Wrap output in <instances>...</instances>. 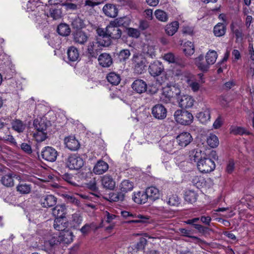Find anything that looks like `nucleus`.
<instances>
[{"label":"nucleus","mask_w":254,"mask_h":254,"mask_svg":"<svg viewBox=\"0 0 254 254\" xmlns=\"http://www.w3.org/2000/svg\"><path fill=\"white\" fill-rule=\"evenodd\" d=\"M34 125L37 131H45L46 130L47 125L44 121L42 120H41L40 121H38V120L35 121Z\"/></svg>","instance_id":"55"},{"label":"nucleus","mask_w":254,"mask_h":254,"mask_svg":"<svg viewBox=\"0 0 254 254\" xmlns=\"http://www.w3.org/2000/svg\"><path fill=\"white\" fill-rule=\"evenodd\" d=\"M101 184L103 187L108 190H113L116 186V182L111 176L105 175L102 177Z\"/></svg>","instance_id":"20"},{"label":"nucleus","mask_w":254,"mask_h":254,"mask_svg":"<svg viewBox=\"0 0 254 254\" xmlns=\"http://www.w3.org/2000/svg\"><path fill=\"white\" fill-rule=\"evenodd\" d=\"M67 225V224L64 219L55 218L54 227L56 230L60 231V232H63L65 230Z\"/></svg>","instance_id":"37"},{"label":"nucleus","mask_w":254,"mask_h":254,"mask_svg":"<svg viewBox=\"0 0 254 254\" xmlns=\"http://www.w3.org/2000/svg\"><path fill=\"white\" fill-rule=\"evenodd\" d=\"M103 11L108 17H115L118 15V9L115 5L108 3L103 6Z\"/></svg>","instance_id":"21"},{"label":"nucleus","mask_w":254,"mask_h":254,"mask_svg":"<svg viewBox=\"0 0 254 254\" xmlns=\"http://www.w3.org/2000/svg\"><path fill=\"white\" fill-rule=\"evenodd\" d=\"M156 18L161 22H166L168 19L167 13L161 9H157L154 12Z\"/></svg>","instance_id":"44"},{"label":"nucleus","mask_w":254,"mask_h":254,"mask_svg":"<svg viewBox=\"0 0 254 254\" xmlns=\"http://www.w3.org/2000/svg\"><path fill=\"white\" fill-rule=\"evenodd\" d=\"M98 37L97 40L98 41V44L102 47H108L111 44V39L107 34V26L105 29L98 28L96 30Z\"/></svg>","instance_id":"8"},{"label":"nucleus","mask_w":254,"mask_h":254,"mask_svg":"<svg viewBox=\"0 0 254 254\" xmlns=\"http://www.w3.org/2000/svg\"><path fill=\"white\" fill-rule=\"evenodd\" d=\"M158 213L164 218H169L172 216V213L164 207H159L157 208Z\"/></svg>","instance_id":"63"},{"label":"nucleus","mask_w":254,"mask_h":254,"mask_svg":"<svg viewBox=\"0 0 254 254\" xmlns=\"http://www.w3.org/2000/svg\"><path fill=\"white\" fill-rule=\"evenodd\" d=\"M114 22L115 25H117L118 27L121 26H126L128 25L129 23V19L127 17H120L119 18H117L114 21H112Z\"/></svg>","instance_id":"54"},{"label":"nucleus","mask_w":254,"mask_h":254,"mask_svg":"<svg viewBox=\"0 0 254 254\" xmlns=\"http://www.w3.org/2000/svg\"><path fill=\"white\" fill-rule=\"evenodd\" d=\"M119 188L121 191L125 194V193L132 190L134 184L128 180H125L120 183Z\"/></svg>","instance_id":"29"},{"label":"nucleus","mask_w":254,"mask_h":254,"mask_svg":"<svg viewBox=\"0 0 254 254\" xmlns=\"http://www.w3.org/2000/svg\"><path fill=\"white\" fill-rule=\"evenodd\" d=\"M148 199L154 201L159 198L161 193L159 190L155 187H150L145 190Z\"/></svg>","instance_id":"27"},{"label":"nucleus","mask_w":254,"mask_h":254,"mask_svg":"<svg viewBox=\"0 0 254 254\" xmlns=\"http://www.w3.org/2000/svg\"><path fill=\"white\" fill-rule=\"evenodd\" d=\"M194 64L198 68L202 71H207L210 67L206 61H204V57L202 55L194 59Z\"/></svg>","instance_id":"25"},{"label":"nucleus","mask_w":254,"mask_h":254,"mask_svg":"<svg viewBox=\"0 0 254 254\" xmlns=\"http://www.w3.org/2000/svg\"><path fill=\"white\" fill-rule=\"evenodd\" d=\"M130 56L129 50L124 49L120 51L119 54V58L121 61H125L129 58Z\"/></svg>","instance_id":"61"},{"label":"nucleus","mask_w":254,"mask_h":254,"mask_svg":"<svg viewBox=\"0 0 254 254\" xmlns=\"http://www.w3.org/2000/svg\"><path fill=\"white\" fill-rule=\"evenodd\" d=\"M109 169L108 164L102 160L98 161L93 168V172L97 175L103 174Z\"/></svg>","instance_id":"23"},{"label":"nucleus","mask_w":254,"mask_h":254,"mask_svg":"<svg viewBox=\"0 0 254 254\" xmlns=\"http://www.w3.org/2000/svg\"><path fill=\"white\" fill-rule=\"evenodd\" d=\"M12 175L11 173H8L3 176L0 179L1 184L7 187H12L14 185Z\"/></svg>","instance_id":"36"},{"label":"nucleus","mask_w":254,"mask_h":254,"mask_svg":"<svg viewBox=\"0 0 254 254\" xmlns=\"http://www.w3.org/2000/svg\"><path fill=\"white\" fill-rule=\"evenodd\" d=\"M34 137L37 142H42L47 138L45 131H37L34 134Z\"/></svg>","instance_id":"64"},{"label":"nucleus","mask_w":254,"mask_h":254,"mask_svg":"<svg viewBox=\"0 0 254 254\" xmlns=\"http://www.w3.org/2000/svg\"><path fill=\"white\" fill-rule=\"evenodd\" d=\"M207 143L212 148L216 147L219 143L217 136L213 134H210L207 138Z\"/></svg>","instance_id":"46"},{"label":"nucleus","mask_w":254,"mask_h":254,"mask_svg":"<svg viewBox=\"0 0 254 254\" xmlns=\"http://www.w3.org/2000/svg\"><path fill=\"white\" fill-rule=\"evenodd\" d=\"M231 29L235 34L236 41L237 42H241L243 39V33L242 29L239 28H235L233 26H231Z\"/></svg>","instance_id":"62"},{"label":"nucleus","mask_w":254,"mask_h":254,"mask_svg":"<svg viewBox=\"0 0 254 254\" xmlns=\"http://www.w3.org/2000/svg\"><path fill=\"white\" fill-rule=\"evenodd\" d=\"M196 117L202 124H205L210 119V111L209 108H205L197 113Z\"/></svg>","instance_id":"26"},{"label":"nucleus","mask_w":254,"mask_h":254,"mask_svg":"<svg viewBox=\"0 0 254 254\" xmlns=\"http://www.w3.org/2000/svg\"><path fill=\"white\" fill-rule=\"evenodd\" d=\"M226 25L222 23H218L216 25L213 29V33L215 36L221 37L223 36L226 32Z\"/></svg>","instance_id":"39"},{"label":"nucleus","mask_w":254,"mask_h":254,"mask_svg":"<svg viewBox=\"0 0 254 254\" xmlns=\"http://www.w3.org/2000/svg\"><path fill=\"white\" fill-rule=\"evenodd\" d=\"M101 47L98 44V41L90 42L87 47V51L91 57H96L98 52L100 50Z\"/></svg>","instance_id":"30"},{"label":"nucleus","mask_w":254,"mask_h":254,"mask_svg":"<svg viewBox=\"0 0 254 254\" xmlns=\"http://www.w3.org/2000/svg\"><path fill=\"white\" fill-rule=\"evenodd\" d=\"M40 202L43 207L49 208L56 204L57 198L53 195L46 194L41 197Z\"/></svg>","instance_id":"16"},{"label":"nucleus","mask_w":254,"mask_h":254,"mask_svg":"<svg viewBox=\"0 0 254 254\" xmlns=\"http://www.w3.org/2000/svg\"><path fill=\"white\" fill-rule=\"evenodd\" d=\"M16 188L18 191L23 194H27L31 191L30 186L25 183L18 185Z\"/></svg>","instance_id":"52"},{"label":"nucleus","mask_w":254,"mask_h":254,"mask_svg":"<svg viewBox=\"0 0 254 254\" xmlns=\"http://www.w3.org/2000/svg\"><path fill=\"white\" fill-rule=\"evenodd\" d=\"M122 215L125 218H131L132 219L126 221L127 224L130 223H146L148 222L149 216L142 215L139 213H132L128 211L122 212Z\"/></svg>","instance_id":"4"},{"label":"nucleus","mask_w":254,"mask_h":254,"mask_svg":"<svg viewBox=\"0 0 254 254\" xmlns=\"http://www.w3.org/2000/svg\"><path fill=\"white\" fill-rule=\"evenodd\" d=\"M179 106L182 108H191L195 102L194 98L190 95L188 94L177 95L176 98Z\"/></svg>","instance_id":"7"},{"label":"nucleus","mask_w":254,"mask_h":254,"mask_svg":"<svg viewBox=\"0 0 254 254\" xmlns=\"http://www.w3.org/2000/svg\"><path fill=\"white\" fill-rule=\"evenodd\" d=\"M100 65L103 67H109L112 64V59L109 54L103 53L100 55L98 58Z\"/></svg>","instance_id":"31"},{"label":"nucleus","mask_w":254,"mask_h":254,"mask_svg":"<svg viewBox=\"0 0 254 254\" xmlns=\"http://www.w3.org/2000/svg\"><path fill=\"white\" fill-rule=\"evenodd\" d=\"M185 76L187 78L186 82L191 90L194 92H197L200 87L201 82L197 80L194 75L190 73H185Z\"/></svg>","instance_id":"12"},{"label":"nucleus","mask_w":254,"mask_h":254,"mask_svg":"<svg viewBox=\"0 0 254 254\" xmlns=\"http://www.w3.org/2000/svg\"><path fill=\"white\" fill-rule=\"evenodd\" d=\"M164 70L163 64L159 61H155L149 65L148 71L152 76L160 75Z\"/></svg>","instance_id":"11"},{"label":"nucleus","mask_w":254,"mask_h":254,"mask_svg":"<svg viewBox=\"0 0 254 254\" xmlns=\"http://www.w3.org/2000/svg\"><path fill=\"white\" fill-rule=\"evenodd\" d=\"M41 6L39 0H29L27 4V10L28 11H35Z\"/></svg>","instance_id":"42"},{"label":"nucleus","mask_w":254,"mask_h":254,"mask_svg":"<svg viewBox=\"0 0 254 254\" xmlns=\"http://www.w3.org/2000/svg\"><path fill=\"white\" fill-rule=\"evenodd\" d=\"M179 231L181 235L183 236L191 238L193 239L197 240L198 242L201 241L198 237L191 236V235L193 234V232L191 230L182 228L180 229Z\"/></svg>","instance_id":"53"},{"label":"nucleus","mask_w":254,"mask_h":254,"mask_svg":"<svg viewBox=\"0 0 254 254\" xmlns=\"http://www.w3.org/2000/svg\"><path fill=\"white\" fill-rule=\"evenodd\" d=\"M176 141L179 146L185 147L192 140L191 135L188 132H183L176 136Z\"/></svg>","instance_id":"13"},{"label":"nucleus","mask_w":254,"mask_h":254,"mask_svg":"<svg viewBox=\"0 0 254 254\" xmlns=\"http://www.w3.org/2000/svg\"><path fill=\"white\" fill-rule=\"evenodd\" d=\"M57 31L60 35L66 36L69 34L70 29L68 25L66 24H61L58 27Z\"/></svg>","instance_id":"43"},{"label":"nucleus","mask_w":254,"mask_h":254,"mask_svg":"<svg viewBox=\"0 0 254 254\" xmlns=\"http://www.w3.org/2000/svg\"><path fill=\"white\" fill-rule=\"evenodd\" d=\"M191 182L194 186L199 188L204 184V180L201 176H195L192 178Z\"/></svg>","instance_id":"57"},{"label":"nucleus","mask_w":254,"mask_h":254,"mask_svg":"<svg viewBox=\"0 0 254 254\" xmlns=\"http://www.w3.org/2000/svg\"><path fill=\"white\" fill-rule=\"evenodd\" d=\"M175 121L182 125H189L193 121V117L191 113L185 110H177L174 113Z\"/></svg>","instance_id":"2"},{"label":"nucleus","mask_w":254,"mask_h":254,"mask_svg":"<svg viewBox=\"0 0 254 254\" xmlns=\"http://www.w3.org/2000/svg\"><path fill=\"white\" fill-rule=\"evenodd\" d=\"M108 82L114 85H118L121 81V78L119 74L115 72H111L107 76Z\"/></svg>","instance_id":"41"},{"label":"nucleus","mask_w":254,"mask_h":254,"mask_svg":"<svg viewBox=\"0 0 254 254\" xmlns=\"http://www.w3.org/2000/svg\"><path fill=\"white\" fill-rule=\"evenodd\" d=\"M217 57L218 55L216 51L214 50H209L206 54L205 60L210 66L215 63Z\"/></svg>","instance_id":"40"},{"label":"nucleus","mask_w":254,"mask_h":254,"mask_svg":"<svg viewBox=\"0 0 254 254\" xmlns=\"http://www.w3.org/2000/svg\"><path fill=\"white\" fill-rule=\"evenodd\" d=\"M143 53L153 59L155 57V48L153 46L145 45L143 48Z\"/></svg>","instance_id":"49"},{"label":"nucleus","mask_w":254,"mask_h":254,"mask_svg":"<svg viewBox=\"0 0 254 254\" xmlns=\"http://www.w3.org/2000/svg\"><path fill=\"white\" fill-rule=\"evenodd\" d=\"M181 93L180 89L176 86H167L163 87L162 93L160 96V100L164 102L168 103L172 98H177V95Z\"/></svg>","instance_id":"3"},{"label":"nucleus","mask_w":254,"mask_h":254,"mask_svg":"<svg viewBox=\"0 0 254 254\" xmlns=\"http://www.w3.org/2000/svg\"><path fill=\"white\" fill-rule=\"evenodd\" d=\"M65 165L70 170H78L83 166L84 161L80 157L73 154L66 159Z\"/></svg>","instance_id":"6"},{"label":"nucleus","mask_w":254,"mask_h":254,"mask_svg":"<svg viewBox=\"0 0 254 254\" xmlns=\"http://www.w3.org/2000/svg\"><path fill=\"white\" fill-rule=\"evenodd\" d=\"M98 227L94 223H92L90 224H86L84 225L81 229V232L85 235L87 234L91 229H94L95 230H97Z\"/></svg>","instance_id":"56"},{"label":"nucleus","mask_w":254,"mask_h":254,"mask_svg":"<svg viewBox=\"0 0 254 254\" xmlns=\"http://www.w3.org/2000/svg\"><path fill=\"white\" fill-rule=\"evenodd\" d=\"M183 51L187 56H190L194 53L193 44L190 41L185 42L183 45Z\"/></svg>","instance_id":"35"},{"label":"nucleus","mask_w":254,"mask_h":254,"mask_svg":"<svg viewBox=\"0 0 254 254\" xmlns=\"http://www.w3.org/2000/svg\"><path fill=\"white\" fill-rule=\"evenodd\" d=\"M132 198L138 204L145 203L148 199L146 191L134 193Z\"/></svg>","instance_id":"32"},{"label":"nucleus","mask_w":254,"mask_h":254,"mask_svg":"<svg viewBox=\"0 0 254 254\" xmlns=\"http://www.w3.org/2000/svg\"><path fill=\"white\" fill-rule=\"evenodd\" d=\"M59 237L61 243L67 244L72 242L73 235L70 231L67 229L60 232Z\"/></svg>","instance_id":"24"},{"label":"nucleus","mask_w":254,"mask_h":254,"mask_svg":"<svg viewBox=\"0 0 254 254\" xmlns=\"http://www.w3.org/2000/svg\"><path fill=\"white\" fill-rule=\"evenodd\" d=\"M12 128L18 133L23 132L26 127V124L18 119H14L11 122Z\"/></svg>","instance_id":"28"},{"label":"nucleus","mask_w":254,"mask_h":254,"mask_svg":"<svg viewBox=\"0 0 254 254\" xmlns=\"http://www.w3.org/2000/svg\"><path fill=\"white\" fill-rule=\"evenodd\" d=\"M72 25L74 28L81 29L86 26V23L83 19L77 17L72 21Z\"/></svg>","instance_id":"51"},{"label":"nucleus","mask_w":254,"mask_h":254,"mask_svg":"<svg viewBox=\"0 0 254 254\" xmlns=\"http://www.w3.org/2000/svg\"><path fill=\"white\" fill-rule=\"evenodd\" d=\"M135 71L138 74L144 72L146 66V60L142 54L133 55L132 59Z\"/></svg>","instance_id":"5"},{"label":"nucleus","mask_w":254,"mask_h":254,"mask_svg":"<svg viewBox=\"0 0 254 254\" xmlns=\"http://www.w3.org/2000/svg\"><path fill=\"white\" fill-rule=\"evenodd\" d=\"M45 244H49L50 246L53 247L61 243L59 237L50 236L49 239L45 241Z\"/></svg>","instance_id":"58"},{"label":"nucleus","mask_w":254,"mask_h":254,"mask_svg":"<svg viewBox=\"0 0 254 254\" xmlns=\"http://www.w3.org/2000/svg\"><path fill=\"white\" fill-rule=\"evenodd\" d=\"M133 90L137 93L141 94L147 90V84L141 79L135 80L131 85Z\"/></svg>","instance_id":"19"},{"label":"nucleus","mask_w":254,"mask_h":254,"mask_svg":"<svg viewBox=\"0 0 254 254\" xmlns=\"http://www.w3.org/2000/svg\"><path fill=\"white\" fill-rule=\"evenodd\" d=\"M107 34H108L109 38L119 39L121 37L122 31L119 27L111 21L110 24L107 26Z\"/></svg>","instance_id":"15"},{"label":"nucleus","mask_w":254,"mask_h":254,"mask_svg":"<svg viewBox=\"0 0 254 254\" xmlns=\"http://www.w3.org/2000/svg\"><path fill=\"white\" fill-rule=\"evenodd\" d=\"M230 132L233 134L242 135L243 134L247 133L246 130L244 127H237L232 126L230 128Z\"/></svg>","instance_id":"50"},{"label":"nucleus","mask_w":254,"mask_h":254,"mask_svg":"<svg viewBox=\"0 0 254 254\" xmlns=\"http://www.w3.org/2000/svg\"><path fill=\"white\" fill-rule=\"evenodd\" d=\"M66 214V209L64 204L58 205L53 209V214L56 218L64 219Z\"/></svg>","instance_id":"22"},{"label":"nucleus","mask_w":254,"mask_h":254,"mask_svg":"<svg viewBox=\"0 0 254 254\" xmlns=\"http://www.w3.org/2000/svg\"><path fill=\"white\" fill-rule=\"evenodd\" d=\"M64 144L71 151L77 150L80 147L78 141L73 136H69L64 138Z\"/></svg>","instance_id":"18"},{"label":"nucleus","mask_w":254,"mask_h":254,"mask_svg":"<svg viewBox=\"0 0 254 254\" xmlns=\"http://www.w3.org/2000/svg\"><path fill=\"white\" fill-rule=\"evenodd\" d=\"M62 11L61 9L55 7L50 8L48 16L52 17L54 19L57 20L62 17Z\"/></svg>","instance_id":"47"},{"label":"nucleus","mask_w":254,"mask_h":254,"mask_svg":"<svg viewBox=\"0 0 254 254\" xmlns=\"http://www.w3.org/2000/svg\"><path fill=\"white\" fill-rule=\"evenodd\" d=\"M167 203L172 206H177L180 203V199L176 194H172L167 201Z\"/></svg>","instance_id":"59"},{"label":"nucleus","mask_w":254,"mask_h":254,"mask_svg":"<svg viewBox=\"0 0 254 254\" xmlns=\"http://www.w3.org/2000/svg\"><path fill=\"white\" fill-rule=\"evenodd\" d=\"M87 36L83 31H77L73 34V40L76 43L84 44L87 41Z\"/></svg>","instance_id":"33"},{"label":"nucleus","mask_w":254,"mask_h":254,"mask_svg":"<svg viewBox=\"0 0 254 254\" xmlns=\"http://www.w3.org/2000/svg\"><path fill=\"white\" fill-rule=\"evenodd\" d=\"M127 34L131 37L134 38H138L140 35V33L139 30L137 29L133 28H128L127 29Z\"/></svg>","instance_id":"60"},{"label":"nucleus","mask_w":254,"mask_h":254,"mask_svg":"<svg viewBox=\"0 0 254 254\" xmlns=\"http://www.w3.org/2000/svg\"><path fill=\"white\" fill-rule=\"evenodd\" d=\"M160 145L162 149L168 153L173 152L176 147L174 140H169L167 138L163 139L160 141Z\"/></svg>","instance_id":"17"},{"label":"nucleus","mask_w":254,"mask_h":254,"mask_svg":"<svg viewBox=\"0 0 254 254\" xmlns=\"http://www.w3.org/2000/svg\"><path fill=\"white\" fill-rule=\"evenodd\" d=\"M197 197V194L194 191L188 190L185 193V199L186 201L192 203L196 201Z\"/></svg>","instance_id":"45"},{"label":"nucleus","mask_w":254,"mask_h":254,"mask_svg":"<svg viewBox=\"0 0 254 254\" xmlns=\"http://www.w3.org/2000/svg\"><path fill=\"white\" fill-rule=\"evenodd\" d=\"M153 116L158 120H163L167 116V110L161 104H157L152 108Z\"/></svg>","instance_id":"14"},{"label":"nucleus","mask_w":254,"mask_h":254,"mask_svg":"<svg viewBox=\"0 0 254 254\" xmlns=\"http://www.w3.org/2000/svg\"><path fill=\"white\" fill-rule=\"evenodd\" d=\"M178 28V22L174 21L166 26L165 31L168 35L173 36L177 31Z\"/></svg>","instance_id":"38"},{"label":"nucleus","mask_w":254,"mask_h":254,"mask_svg":"<svg viewBox=\"0 0 254 254\" xmlns=\"http://www.w3.org/2000/svg\"><path fill=\"white\" fill-rule=\"evenodd\" d=\"M67 55L68 59L70 62H76L78 60L79 57L78 50L72 46L69 47L67 50Z\"/></svg>","instance_id":"34"},{"label":"nucleus","mask_w":254,"mask_h":254,"mask_svg":"<svg viewBox=\"0 0 254 254\" xmlns=\"http://www.w3.org/2000/svg\"><path fill=\"white\" fill-rule=\"evenodd\" d=\"M196 155H194V160L197 162L198 170L201 173H206L213 171L215 168L214 162L211 159L205 157L201 158L197 161L196 160Z\"/></svg>","instance_id":"1"},{"label":"nucleus","mask_w":254,"mask_h":254,"mask_svg":"<svg viewBox=\"0 0 254 254\" xmlns=\"http://www.w3.org/2000/svg\"><path fill=\"white\" fill-rule=\"evenodd\" d=\"M58 155L57 150L50 146L45 147L42 152L41 156L43 159L49 162L56 161Z\"/></svg>","instance_id":"10"},{"label":"nucleus","mask_w":254,"mask_h":254,"mask_svg":"<svg viewBox=\"0 0 254 254\" xmlns=\"http://www.w3.org/2000/svg\"><path fill=\"white\" fill-rule=\"evenodd\" d=\"M125 198V194L120 192H112L109 194V199L111 201H123Z\"/></svg>","instance_id":"48"},{"label":"nucleus","mask_w":254,"mask_h":254,"mask_svg":"<svg viewBox=\"0 0 254 254\" xmlns=\"http://www.w3.org/2000/svg\"><path fill=\"white\" fill-rule=\"evenodd\" d=\"M163 59L169 64H173L175 65L181 67H185L186 66V63L182 58L179 56H175L171 52L164 54Z\"/></svg>","instance_id":"9"}]
</instances>
